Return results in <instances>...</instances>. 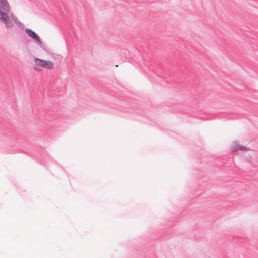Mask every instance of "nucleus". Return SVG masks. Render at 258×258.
Instances as JSON below:
<instances>
[{
    "instance_id": "f257e3e1",
    "label": "nucleus",
    "mask_w": 258,
    "mask_h": 258,
    "mask_svg": "<svg viewBox=\"0 0 258 258\" xmlns=\"http://www.w3.org/2000/svg\"><path fill=\"white\" fill-rule=\"evenodd\" d=\"M11 7L8 1L0 0V21L8 28H12L14 23L17 25L21 24L14 14L12 13L9 15Z\"/></svg>"
},
{
    "instance_id": "f03ea898",
    "label": "nucleus",
    "mask_w": 258,
    "mask_h": 258,
    "mask_svg": "<svg viewBox=\"0 0 258 258\" xmlns=\"http://www.w3.org/2000/svg\"><path fill=\"white\" fill-rule=\"evenodd\" d=\"M34 69L36 71L40 70L41 68L48 70L53 69L54 68V64L52 61L47 60L40 59L38 58H34Z\"/></svg>"
},
{
    "instance_id": "7ed1b4c3",
    "label": "nucleus",
    "mask_w": 258,
    "mask_h": 258,
    "mask_svg": "<svg viewBox=\"0 0 258 258\" xmlns=\"http://www.w3.org/2000/svg\"><path fill=\"white\" fill-rule=\"evenodd\" d=\"M230 149L232 152H236L239 151H248L249 150L248 148L241 145L240 143L237 141L232 142L230 147Z\"/></svg>"
},
{
    "instance_id": "20e7f679",
    "label": "nucleus",
    "mask_w": 258,
    "mask_h": 258,
    "mask_svg": "<svg viewBox=\"0 0 258 258\" xmlns=\"http://www.w3.org/2000/svg\"><path fill=\"white\" fill-rule=\"evenodd\" d=\"M27 34L33 39L35 40L40 46H41L42 42L38 35L31 29H26Z\"/></svg>"
}]
</instances>
